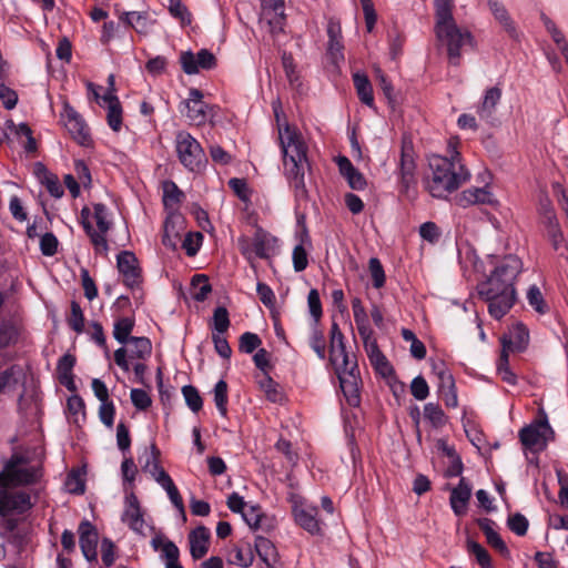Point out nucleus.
<instances>
[{
	"instance_id": "obj_1",
	"label": "nucleus",
	"mask_w": 568,
	"mask_h": 568,
	"mask_svg": "<svg viewBox=\"0 0 568 568\" xmlns=\"http://www.w3.org/2000/svg\"><path fill=\"white\" fill-rule=\"evenodd\" d=\"M523 262L515 255L505 256L490 275L477 285L478 295L488 304L491 317L500 320L516 302L515 281Z\"/></svg>"
},
{
	"instance_id": "obj_2",
	"label": "nucleus",
	"mask_w": 568,
	"mask_h": 568,
	"mask_svg": "<svg viewBox=\"0 0 568 568\" xmlns=\"http://www.w3.org/2000/svg\"><path fill=\"white\" fill-rule=\"evenodd\" d=\"M459 141L452 138L448 141V155L432 154L428 156V170L424 178L426 191L437 199H445L469 181L470 172L463 163L457 150Z\"/></svg>"
},
{
	"instance_id": "obj_3",
	"label": "nucleus",
	"mask_w": 568,
	"mask_h": 568,
	"mask_svg": "<svg viewBox=\"0 0 568 568\" xmlns=\"http://www.w3.org/2000/svg\"><path fill=\"white\" fill-rule=\"evenodd\" d=\"M435 4V34L442 45L447 48L450 63L457 65L462 55V49L473 47V36L464 28L457 26L453 17V0H434Z\"/></svg>"
},
{
	"instance_id": "obj_4",
	"label": "nucleus",
	"mask_w": 568,
	"mask_h": 568,
	"mask_svg": "<svg viewBox=\"0 0 568 568\" xmlns=\"http://www.w3.org/2000/svg\"><path fill=\"white\" fill-rule=\"evenodd\" d=\"M307 144L303 135L286 124V179L297 202L308 199L305 174L311 171Z\"/></svg>"
},
{
	"instance_id": "obj_5",
	"label": "nucleus",
	"mask_w": 568,
	"mask_h": 568,
	"mask_svg": "<svg viewBox=\"0 0 568 568\" xmlns=\"http://www.w3.org/2000/svg\"><path fill=\"white\" fill-rule=\"evenodd\" d=\"M175 151L181 164L193 173L202 172L207 163L200 142L186 131H179L175 136Z\"/></svg>"
},
{
	"instance_id": "obj_6",
	"label": "nucleus",
	"mask_w": 568,
	"mask_h": 568,
	"mask_svg": "<svg viewBox=\"0 0 568 568\" xmlns=\"http://www.w3.org/2000/svg\"><path fill=\"white\" fill-rule=\"evenodd\" d=\"M332 365L338 376L342 392L348 405L357 407L361 404V377L356 358L347 356V363L339 359V363H332Z\"/></svg>"
},
{
	"instance_id": "obj_7",
	"label": "nucleus",
	"mask_w": 568,
	"mask_h": 568,
	"mask_svg": "<svg viewBox=\"0 0 568 568\" xmlns=\"http://www.w3.org/2000/svg\"><path fill=\"white\" fill-rule=\"evenodd\" d=\"M261 22L265 24L266 32L284 64V52H281V38L284 32V0H262Z\"/></svg>"
},
{
	"instance_id": "obj_8",
	"label": "nucleus",
	"mask_w": 568,
	"mask_h": 568,
	"mask_svg": "<svg viewBox=\"0 0 568 568\" xmlns=\"http://www.w3.org/2000/svg\"><path fill=\"white\" fill-rule=\"evenodd\" d=\"M519 440L531 453H540L546 449L548 443L554 439L555 433L548 423L546 414L519 430Z\"/></svg>"
},
{
	"instance_id": "obj_9",
	"label": "nucleus",
	"mask_w": 568,
	"mask_h": 568,
	"mask_svg": "<svg viewBox=\"0 0 568 568\" xmlns=\"http://www.w3.org/2000/svg\"><path fill=\"white\" fill-rule=\"evenodd\" d=\"M23 458L13 455L7 463L4 469L0 471V488H8L11 485H30L37 481L39 474L38 469L20 468L19 465L23 463Z\"/></svg>"
},
{
	"instance_id": "obj_10",
	"label": "nucleus",
	"mask_w": 568,
	"mask_h": 568,
	"mask_svg": "<svg viewBox=\"0 0 568 568\" xmlns=\"http://www.w3.org/2000/svg\"><path fill=\"white\" fill-rule=\"evenodd\" d=\"M131 347L124 346L113 353L114 363L125 373L131 368L129 359H148L152 354V343L148 337H131L129 343Z\"/></svg>"
},
{
	"instance_id": "obj_11",
	"label": "nucleus",
	"mask_w": 568,
	"mask_h": 568,
	"mask_svg": "<svg viewBox=\"0 0 568 568\" xmlns=\"http://www.w3.org/2000/svg\"><path fill=\"white\" fill-rule=\"evenodd\" d=\"M294 240L296 244L292 252V263L295 272H302L308 265V252L312 250V240L308 234L304 214H297Z\"/></svg>"
},
{
	"instance_id": "obj_12",
	"label": "nucleus",
	"mask_w": 568,
	"mask_h": 568,
	"mask_svg": "<svg viewBox=\"0 0 568 568\" xmlns=\"http://www.w3.org/2000/svg\"><path fill=\"white\" fill-rule=\"evenodd\" d=\"M286 495H290L292 514L296 524L310 534L318 535L321 532V526L316 519L317 507L308 505L297 493H286Z\"/></svg>"
},
{
	"instance_id": "obj_13",
	"label": "nucleus",
	"mask_w": 568,
	"mask_h": 568,
	"mask_svg": "<svg viewBox=\"0 0 568 568\" xmlns=\"http://www.w3.org/2000/svg\"><path fill=\"white\" fill-rule=\"evenodd\" d=\"M61 120L63 121L65 129L77 143L85 148L92 145L93 141L90 134V129L87 125L84 119L67 101L63 103Z\"/></svg>"
},
{
	"instance_id": "obj_14",
	"label": "nucleus",
	"mask_w": 568,
	"mask_h": 568,
	"mask_svg": "<svg viewBox=\"0 0 568 568\" xmlns=\"http://www.w3.org/2000/svg\"><path fill=\"white\" fill-rule=\"evenodd\" d=\"M119 273L123 276V284L133 290L142 282L141 268L134 253L122 251L116 256Z\"/></svg>"
},
{
	"instance_id": "obj_15",
	"label": "nucleus",
	"mask_w": 568,
	"mask_h": 568,
	"mask_svg": "<svg viewBox=\"0 0 568 568\" xmlns=\"http://www.w3.org/2000/svg\"><path fill=\"white\" fill-rule=\"evenodd\" d=\"M415 171V153L412 141L403 139L399 160V176L400 185L405 192H408V190L416 184Z\"/></svg>"
},
{
	"instance_id": "obj_16",
	"label": "nucleus",
	"mask_w": 568,
	"mask_h": 568,
	"mask_svg": "<svg viewBox=\"0 0 568 568\" xmlns=\"http://www.w3.org/2000/svg\"><path fill=\"white\" fill-rule=\"evenodd\" d=\"M7 488H0V516L7 517L12 513L23 514L31 507L30 496L27 493L18 491L10 494Z\"/></svg>"
},
{
	"instance_id": "obj_17",
	"label": "nucleus",
	"mask_w": 568,
	"mask_h": 568,
	"mask_svg": "<svg viewBox=\"0 0 568 568\" xmlns=\"http://www.w3.org/2000/svg\"><path fill=\"white\" fill-rule=\"evenodd\" d=\"M78 532L80 548L84 558L88 561L97 560L99 534L95 526L89 520L84 519L79 524Z\"/></svg>"
},
{
	"instance_id": "obj_18",
	"label": "nucleus",
	"mask_w": 568,
	"mask_h": 568,
	"mask_svg": "<svg viewBox=\"0 0 568 568\" xmlns=\"http://www.w3.org/2000/svg\"><path fill=\"white\" fill-rule=\"evenodd\" d=\"M125 488V508L122 515V521L126 523L130 529L135 532L142 534L144 519L140 506V501L133 491H128Z\"/></svg>"
},
{
	"instance_id": "obj_19",
	"label": "nucleus",
	"mask_w": 568,
	"mask_h": 568,
	"mask_svg": "<svg viewBox=\"0 0 568 568\" xmlns=\"http://www.w3.org/2000/svg\"><path fill=\"white\" fill-rule=\"evenodd\" d=\"M183 216L176 212H170L163 224L162 243L164 246L172 250L176 248L178 242L181 237V230L183 227Z\"/></svg>"
},
{
	"instance_id": "obj_20",
	"label": "nucleus",
	"mask_w": 568,
	"mask_h": 568,
	"mask_svg": "<svg viewBox=\"0 0 568 568\" xmlns=\"http://www.w3.org/2000/svg\"><path fill=\"white\" fill-rule=\"evenodd\" d=\"M239 245L244 255L255 254L258 257H266L268 252L266 234L256 230L252 239L242 236L239 239Z\"/></svg>"
},
{
	"instance_id": "obj_21",
	"label": "nucleus",
	"mask_w": 568,
	"mask_h": 568,
	"mask_svg": "<svg viewBox=\"0 0 568 568\" xmlns=\"http://www.w3.org/2000/svg\"><path fill=\"white\" fill-rule=\"evenodd\" d=\"M493 201L494 196L487 186L467 189L455 197V203L460 207L474 204H491Z\"/></svg>"
},
{
	"instance_id": "obj_22",
	"label": "nucleus",
	"mask_w": 568,
	"mask_h": 568,
	"mask_svg": "<svg viewBox=\"0 0 568 568\" xmlns=\"http://www.w3.org/2000/svg\"><path fill=\"white\" fill-rule=\"evenodd\" d=\"M503 346L511 352H523L529 343V332L523 323L515 324L501 338Z\"/></svg>"
},
{
	"instance_id": "obj_23",
	"label": "nucleus",
	"mask_w": 568,
	"mask_h": 568,
	"mask_svg": "<svg viewBox=\"0 0 568 568\" xmlns=\"http://www.w3.org/2000/svg\"><path fill=\"white\" fill-rule=\"evenodd\" d=\"M210 530L199 526L189 535L190 552L194 560L202 559L209 551Z\"/></svg>"
},
{
	"instance_id": "obj_24",
	"label": "nucleus",
	"mask_w": 568,
	"mask_h": 568,
	"mask_svg": "<svg viewBox=\"0 0 568 568\" xmlns=\"http://www.w3.org/2000/svg\"><path fill=\"white\" fill-rule=\"evenodd\" d=\"M471 496V486L465 478L450 493V506L455 515L463 516L466 513L467 504Z\"/></svg>"
},
{
	"instance_id": "obj_25",
	"label": "nucleus",
	"mask_w": 568,
	"mask_h": 568,
	"mask_svg": "<svg viewBox=\"0 0 568 568\" xmlns=\"http://www.w3.org/2000/svg\"><path fill=\"white\" fill-rule=\"evenodd\" d=\"M347 356L349 354L346 352L344 335L338 324L333 322L331 327L329 361L331 363H339V359H343V363H347Z\"/></svg>"
},
{
	"instance_id": "obj_26",
	"label": "nucleus",
	"mask_w": 568,
	"mask_h": 568,
	"mask_svg": "<svg viewBox=\"0 0 568 568\" xmlns=\"http://www.w3.org/2000/svg\"><path fill=\"white\" fill-rule=\"evenodd\" d=\"M120 20L142 36L149 34L152 24L148 12H122L120 14Z\"/></svg>"
},
{
	"instance_id": "obj_27",
	"label": "nucleus",
	"mask_w": 568,
	"mask_h": 568,
	"mask_svg": "<svg viewBox=\"0 0 568 568\" xmlns=\"http://www.w3.org/2000/svg\"><path fill=\"white\" fill-rule=\"evenodd\" d=\"M501 99V90L497 87L486 90L477 113L483 120H490L496 111V106Z\"/></svg>"
},
{
	"instance_id": "obj_28",
	"label": "nucleus",
	"mask_w": 568,
	"mask_h": 568,
	"mask_svg": "<svg viewBox=\"0 0 568 568\" xmlns=\"http://www.w3.org/2000/svg\"><path fill=\"white\" fill-rule=\"evenodd\" d=\"M135 320L133 316H120L114 321L113 324V337L114 339L126 345L131 339V333L134 328Z\"/></svg>"
},
{
	"instance_id": "obj_29",
	"label": "nucleus",
	"mask_w": 568,
	"mask_h": 568,
	"mask_svg": "<svg viewBox=\"0 0 568 568\" xmlns=\"http://www.w3.org/2000/svg\"><path fill=\"white\" fill-rule=\"evenodd\" d=\"M184 197V193L179 189L175 182L165 181L163 183V204L166 210H175Z\"/></svg>"
},
{
	"instance_id": "obj_30",
	"label": "nucleus",
	"mask_w": 568,
	"mask_h": 568,
	"mask_svg": "<svg viewBox=\"0 0 568 568\" xmlns=\"http://www.w3.org/2000/svg\"><path fill=\"white\" fill-rule=\"evenodd\" d=\"M212 292L209 277L205 274H195L191 280V295L196 302H204Z\"/></svg>"
},
{
	"instance_id": "obj_31",
	"label": "nucleus",
	"mask_w": 568,
	"mask_h": 568,
	"mask_svg": "<svg viewBox=\"0 0 568 568\" xmlns=\"http://www.w3.org/2000/svg\"><path fill=\"white\" fill-rule=\"evenodd\" d=\"M359 100L372 106L374 104L373 89L368 78L363 73H355L353 77Z\"/></svg>"
},
{
	"instance_id": "obj_32",
	"label": "nucleus",
	"mask_w": 568,
	"mask_h": 568,
	"mask_svg": "<svg viewBox=\"0 0 568 568\" xmlns=\"http://www.w3.org/2000/svg\"><path fill=\"white\" fill-rule=\"evenodd\" d=\"M352 308L358 334L367 335L368 331L372 328L369 326L367 313L363 306L362 301L359 298H354L352 301Z\"/></svg>"
},
{
	"instance_id": "obj_33",
	"label": "nucleus",
	"mask_w": 568,
	"mask_h": 568,
	"mask_svg": "<svg viewBox=\"0 0 568 568\" xmlns=\"http://www.w3.org/2000/svg\"><path fill=\"white\" fill-rule=\"evenodd\" d=\"M488 6L496 20H498L504 28L513 34L515 32V27L504 4L498 0H488Z\"/></svg>"
},
{
	"instance_id": "obj_34",
	"label": "nucleus",
	"mask_w": 568,
	"mask_h": 568,
	"mask_svg": "<svg viewBox=\"0 0 568 568\" xmlns=\"http://www.w3.org/2000/svg\"><path fill=\"white\" fill-rule=\"evenodd\" d=\"M214 403L221 416H227V383L224 379H220L214 386Z\"/></svg>"
},
{
	"instance_id": "obj_35",
	"label": "nucleus",
	"mask_w": 568,
	"mask_h": 568,
	"mask_svg": "<svg viewBox=\"0 0 568 568\" xmlns=\"http://www.w3.org/2000/svg\"><path fill=\"white\" fill-rule=\"evenodd\" d=\"M161 481H163L160 486L168 493V496L171 500V503L180 509L182 513H184V504L182 496L175 486L174 481L172 480L170 475L161 474Z\"/></svg>"
},
{
	"instance_id": "obj_36",
	"label": "nucleus",
	"mask_w": 568,
	"mask_h": 568,
	"mask_svg": "<svg viewBox=\"0 0 568 568\" xmlns=\"http://www.w3.org/2000/svg\"><path fill=\"white\" fill-rule=\"evenodd\" d=\"M260 387L264 392L265 397L273 403H281L283 398L280 385L270 375H264L260 381Z\"/></svg>"
},
{
	"instance_id": "obj_37",
	"label": "nucleus",
	"mask_w": 568,
	"mask_h": 568,
	"mask_svg": "<svg viewBox=\"0 0 568 568\" xmlns=\"http://www.w3.org/2000/svg\"><path fill=\"white\" fill-rule=\"evenodd\" d=\"M181 105H183L184 109H186L185 114L191 121L197 124H202L206 121L209 105L205 102H181Z\"/></svg>"
},
{
	"instance_id": "obj_38",
	"label": "nucleus",
	"mask_w": 568,
	"mask_h": 568,
	"mask_svg": "<svg viewBox=\"0 0 568 568\" xmlns=\"http://www.w3.org/2000/svg\"><path fill=\"white\" fill-rule=\"evenodd\" d=\"M424 417L435 428L443 427L447 422V417L444 410L440 408L438 404L435 403H427L424 406Z\"/></svg>"
},
{
	"instance_id": "obj_39",
	"label": "nucleus",
	"mask_w": 568,
	"mask_h": 568,
	"mask_svg": "<svg viewBox=\"0 0 568 568\" xmlns=\"http://www.w3.org/2000/svg\"><path fill=\"white\" fill-rule=\"evenodd\" d=\"M68 325L78 334L84 329V315L80 304L75 301L71 302L70 314L67 317Z\"/></svg>"
},
{
	"instance_id": "obj_40",
	"label": "nucleus",
	"mask_w": 568,
	"mask_h": 568,
	"mask_svg": "<svg viewBox=\"0 0 568 568\" xmlns=\"http://www.w3.org/2000/svg\"><path fill=\"white\" fill-rule=\"evenodd\" d=\"M254 561V550L250 542L242 544L235 548L234 560L235 565L243 568H248Z\"/></svg>"
},
{
	"instance_id": "obj_41",
	"label": "nucleus",
	"mask_w": 568,
	"mask_h": 568,
	"mask_svg": "<svg viewBox=\"0 0 568 568\" xmlns=\"http://www.w3.org/2000/svg\"><path fill=\"white\" fill-rule=\"evenodd\" d=\"M182 394L185 399L187 407L193 412L197 413L203 407V399L196 387L192 385H185L182 387Z\"/></svg>"
},
{
	"instance_id": "obj_42",
	"label": "nucleus",
	"mask_w": 568,
	"mask_h": 568,
	"mask_svg": "<svg viewBox=\"0 0 568 568\" xmlns=\"http://www.w3.org/2000/svg\"><path fill=\"white\" fill-rule=\"evenodd\" d=\"M169 12L174 19H178L182 26H187L192 22L191 12L180 0H170Z\"/></svg>"
},
{
	"instance_id": "obj_43",
	"label": "nucleus",
	"mask_w": 568,
	"mask_h": 568,
	"mask_svg": "<svg viewBox=\"0 0 568 568\" xmlns=\"http://www.w3.org/2000/svg\"><path fill=\"white\" fill-rule=\"evenodd\" d=\"M467 549L473 554L481 568H493L488 551L478 542L467 540Z\"/></svg>"
},
{
	"instance_id": "obj_44",
	"label": "nucleus",
	"mask_w": 568,
	"mask_h": 568,
	"mask_svg": "<svg viewBox=\"0 0 568 568\" xmlns=\"http://www.w3.org/2000/svg\"><path fill=\"white\" fill-rule=\"evenodd\" d=\"M262 344L260 336L252 332L243 333L239 338V349L245 354H252Z\"/></svg>"
},
{
	"instance_id": "obj_45",
	"label": "nucleus",
	"mask_w": 568,
	"mask_h": 568,
	"mask_svg": "<svg viewBox=\"0 0 568 568\" xmlns=\"http://www.w3.org/2000/svg\"><path fill=\"white\" fill-rule=\"evenodd\" d=\"M109 210L103 203H95L93 205V217L95 220L98 230L101 233H108L111 227V222L108 220Z\"/></svg>"
},
{
	"instance_id": "obj_46",
	"label": "nucleus",
	"mask_w": 568,
	"mask_h": 568,
	"mask_svg": "<svg viewBox=\"0 0 568 568\" xmlns=\"http://www.w3.org/2000/svg\"><path fill=\"white\" fill-rule=\"evenodd\" d=\"M84 232L90 237V241L97 253H105L108 251L109 246L105 237L106 233H101L100 231L94 230L92 224H87Z\"/></svg>"
},
{
	"instance_id": "obj_47",
	"label": "nucleus",
	"mask_w": 568,
	"mask_h": 568,
	"mask_svg": "<svg viewBox=\"0 0 568 568\" xmlns=\"http://www.w3.org/2000/svg\"><path fill=\"white\" fill-rule=\"evenodd\" d=\"M254 550L264 562L270 565V558L274 555L275 551L271 540L262 536H256L254 541Z\"/></svg>"
},
{
	"instance_id": "obj_48",
	"label": "nucleus",
	"mask_w": 568,
	"mask_h": 568,
	"mask_svg": "<svg viewBox=\"0 0 568 568\" xmlns=\"http://www.w3.org/2000/svg\"><path fill=\"white\" fill-rule=\"evenodd\" d=\"M440 378L444 384H447V389L444 393V402L447 407L455 408L458 405V398L455 389V384L452 375L445 372L440 373Z\"/></svg>"
},
{
	"instance_id": "obj_49",
	"label": "nucleus",
	"mask_w": 568,
	"mask_h": 568,
	"mask_svg": "<svg viewBox=\"0 0 568 568\" xmlns=\"http://www.w3.org/2000/svg\"><path fill=\"white\" fill-rule=\"evenodd\" d=\"M527 301L537 313L545 314L547 312L546 302L537 285H531L528 288Z\"/></svg>"
},
{
	"instance_id": "obj_50",
	"label": "nucleus",
	"mask_w": 568,
	"mask_h": 568,
	"mask_svg": "<svg viewBox=\"0 0 568 568\" xmlns=\"http://www.w3.org/2000/svg\"><path fill=\"white\" fill-rule=\"evenodd\" d=\"M106 122L110 129L119 132L122 128V105L120 100H115V104L109 105Z\"/></svg>"
},
{
	"instance_id": "obj_51",
	"label": "nucleus",
	"mask_w": 568,
	"mask_h": 568,
	"mask_svg": "<svg viewBox=\"0 0 568 568\" xmlns=\"http://www.w3.org/2000/svg\"><path fill=\"white\" fill-rule=\"evenodd\" d=\"M229 312L224 306H217L213 313V328L217 334L227 332L230 327Z\"/></svg>"
},
{
	"instance_id": "obj_52",
	"label": "nucleus",
	"mask_w": 568,
	"mask_h": 568,
	"mask_svg": "<svg viewBox=\"0 0 568 568\" xmlns=\"http://www.w3.org/2000/svg\"><path fill=\"white\" fill-rule=\"evenodd\" d=\"M227 185L242 202L250 201L251 191L248 189L246 180L232 178L229 180Z\"/></svg>"
},
{
	"instance_id": "obj_53",
	"label": "nucleus",
	"mask_w": 568,
	"mask_h": 568,
	"mask_svg": "<svg viewBox=\"0 0 568 568\" xmlns=\"http://www.w3.org/2000/svg\"><path fill=\"white\" fill-rule=\"evenodd\" d=\"M253 362L255 366L263 373L264 375H270L273 371V364L271 363V353L265 348H258L257 352L253 356Z\"/></svg>"
},
{
	"instance_id": "obj_54",
	"label": "nucleus",
	"mask_w": 568,
	"mask_h": 568,
	"mask_svg": "<svg viewBox=\"0 0 568 568\" xmlns=\"http://www.w3.org/2000/svg\"><path fill=\"white\" fill-rule=\"evenodd\" d=\"M310 346L312 349L316 353V355L324 359L326 352V344H325V337L321 329H318L316 326L313 327L311 337H310Z\"/></svg>"
},
{
	"instance_id": "obj_55",
	"label": "nucleus",
	"mask_w": 568,
	"mask_h": 568,
	"mask_svg": "<svg viewBox=\"0 0 568 568\" xmlns=\"http://www.w3.org/2000/svg\"><path fill=\"white\" fill-rule=\"evenodd\" d=\"M202 240L203 235L200 232L187 233L182 242V247L185 250L186 255H196L201 247Z\"/></svg>"
},
{
	"instance_id": "obj_56",
	"label": "nucleus",
	"mask_w": 568,
	"mask_h": 568,
	"mask_svg": "<svg viewBox=\"0 0 568 568\" xmlns=\"http://www.w3.org/2000/svg\"><path fill=\"white\" fill-rule=\"evenodd\" d=\"M241 515L251 529L255 530L260 527L263 517L260 506L247 505Z\"/></svg>"
},
{
	"instance_id": "obj_57",
	"label": "nucleus",
	"mask_w": 568,
	"mask_h": 568,
	"mask_svg": "<svg viewBox=\"0 0 568 568\" xmlns=\"http://www.w3.org/2000/svg\"><path fill=\"white\" fill-rule=\"evenodd\" d=\"M121 473L124 480V485L130 486V491H133V483L135 480V475L138 473L136 465L134 464V460L132 457L124 458L121 465Z\"/></svg>"
},
{
	"instance_id": "obj_58",
	"label": "nucleus",
	"mask_w": 568,
	"mask_h": 568,
	"mask_svg": "<svg viewBox=\"0 0 568 568\" xmlns=\"http://www.w3.org/2000/svg\"><path fill=\"white\" fill-rule=\"evenodd\" d=\"M22 372L19 365H11L0 373V394L11 384H17V376Z\"/></svg>"
},
{
	"instance_id": "obj_59",
	"label": "nucleus",
	"mask_w": 568,
	"mask_h": 568,
	"mask_svg": "<svg viewBox=\"0 0 568 568\" xmlns=\"http://www.w3.org/2000/svg\"><path fill=\"white\" fill-rule=\"evenodd\" d=\"M131 402L139 410H146L152 405V399L149 394L141 388L131 389Z\"/></svg>"
},
{
	"instance_id": "obj_60",
	"label": "nucleus",
	"mask_w": 568,
	"mask_h": 568,
	"mask_svg": "<svg viewBox=\"0 0 568 568\" xmlns=\"http://www.w3.org/2000/svg\"><path fill=\"white\" fill-rule=\"evenodd\" d=\"M369 362L375 371L383 377L390 376L394 373L392 365L383 353L375 354L369 358Z\"/></svg>"
},
{
	"instance_id": "obj_61",
	"label": "nucleus",
	"mask_w": 568,
	"mask_h": 568,
	"mask_svg": "<svg viewBox=\"0 0 568 568\" xmlns=\"http://www.w3.org/2000/svg\"><path fill=\"white\" fill-rule=\"evenodd\" d=\"M410 393L417 400H424L429 395V387L423 376H416L410 384Z\"/></svg>"
},
{
	"instance_id": "obj_62",
	"label": "nucleus",
	"mask_w": 568,
	"mask_h": 568,
	"mask_svg": "<svg viewBox=\"0 0 568 568\" xmlns=\"http://www.w3.org/2000/svg\"><path fill=\"white\" fill-rule=\"evenodd\" d=\"M42 183L45 185L51 196L59 199L63 195V187L55 174L45 171Z\"/></svg>"
},
{
	"instance_id": "obj_63",
	"label": "nucleus",
	"mask_w": 568,
	"mask_h": 568,
	"mask_svg": "<svg viewBox=\"0 0 568 568\" xmlns=\"http://www.w3.org/2000/svg\"><path fill=\"white\" fill-rule=\"evenodd\" d=\"M80 276L81 284L84 291V296L89 301H93L98 296V287L95 285V282L90 276L89 271L87 268H81Z\"/></svg>"
},
{
	"instance_id": "obj_64",
	"label": "nucleus",
	"mask_w": 568,
	"mask_h": 568,
	"mask_svg": "<svg viewBox=\"0 0 568 568\" xmlns=\"http://www.w3.org/2000/svg\"><path fill=\"white\" fill-rule=\"evenodd\" d=\"M77 358L74 355L67 353L61 356L57 365L58 377L73 375V368L75 366Z\"/></svg>"
}]
</instances>
